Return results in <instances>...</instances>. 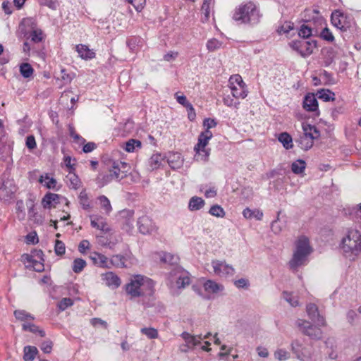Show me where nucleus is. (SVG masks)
<instances>
[{"mask_svg": "<svg viewBox=\"0 0 361 361\" xmlns=\"http://www.w3.org/2000/svg\"><path fill=\"white\" fill-rule=\"evenodd\" d=\"M126 291L130 298H151L154 293V283L151 279L142 275L132 277L126 285Z\"/></svg>", "mask_w": 361, "mask_h": 361, "instance_id": "f257e3e1", "label": "nucleus"}, {"mask_svg": "<svg viewBox=\"0 0 361 361\" xmlns=\"http://www.w3.org/2000/svg\"><path fill=\"white\" fill-rule=\"evenodd\" d=\"M341 247L346 258L355 261L361 254V233L356 229H348L343 238Z\"/></svg>", "mask_w": 361, "mask_h": 361, "instance_id": "f03ea898", "label": "nucleus"}, {"mask_svg": "<svg viewBox=\"0 0 361 361\" xmlns=\"http://www.w3.org/2000/svg\"><path fill=\"white\" fill-rule=\"evenodd\" d=\"M312 251L309 239L305 236H300L296 243V248L293 257L289 262L290 268L293 271H297L300 267L305 265L307 262V257Z\"/></svg>", "mask_w": 361, "mask_h": 361, "instance_id": "7ed1b4c3", "label": "nucleus"}, {"mask_svg": "<svg viewBox=\"0 0 361 361\" xmlns=\"http://www.w3.org/2000/svg\"><path fill=\"white\" fill-rule=\"evenodd\" d=\"M260 17L258 8L252 1L240 5L235 8L233 16V18L235 21L252 25L258 23Z\"/></svg>", "mask_w": 361, "mask_h": 361, "instance_id": "20e7f679", "label": "nucleus"}, {"mask_svg": "<svg viewBox=\"0 0 361 361\" xmlns=\"http://www.w3.org/2000/svg\"><path fill=\"white\" fill-rule=\"evenodd\" d=\"M212 132H202L198 136V142L195 145L194 151L195 152V159L200 161H207L210 155L211 149L207 148L209 140L212 137Z\"/></svg>", "mask_w": 361, "mask_h": 361, "instance_id": "39448f33", "label": "nucleus"}, {"mask_svg": "<svg viewBox=\"0 0 361 361\" xmlns=\"http://www.w3.org/2000/svg\"><path fill=\"white\" fill-rule=\"evenodd\" d=\"M331 22L335 27L342 32L354 31L356 29V23L353 18L340 10L332 12Z\"/></svg>", "mask_w": 361, "mask_h": 361, "instance_id": "423d86ee", "label": "nucleus"}, {"mask_svg": "<svg viewBox=\"0 0 361 361\" xmlns=\"http://www.w3.org/2000/svg\"><path fill=\"white\" fill-rule=\"evenodd\" d=\"M20 27L24 30L27 39H30L33 43H39L44 39L45 35L41 29L36 27L35 20L32 18H23L20 24Z\"/></svg>", "mask_w": 361, "mask_h": 361, "instance_id": "0eeeda50", "label": "nucleus"}, {"mask_svg": "<svg viewBox=\"0 0 361 361\" xmlns=\"http://www.w3.org/2000/svg\"><path fill=\"white\" fill-rule=\"evenodd\" d=\"M228 83L233 97L235 99H245L247 96L248 90L247 85L240 75H231Z\"/></svg>", "mask_w": 361, "mask_h": 361, "instance_id": "6e6552de", "label": "nucleus"}, {"mask_svg": "<svg viewBox=\"0 0 361 361\" xmlns=\"http://www.w3.org/2000/svg\"><path fill=\"white\" fill-rule=\"evenodd\" d=\"M290 47L300 54L302 57H307L312 54L317 46L316 41L296 40L289 44Z\"/></svg>", "mask_w": 361, "mask_h": 361, "instance_id": "1a4fd4ad", "label": "nucleus"}, {"mask_svg": "<svg viewBox=\"0 0 361 361\" xmlns=\"http://www.w3.org/2000/svg\"><path fill=\"white\" fill-rule=\"evenodd\" d=\"M17 190V187L13 179L2 178L0 181V198L5 200L11 199Z\"/></svg>", "mask_w": 361, "mask_h": 361, "instance_id": "9d476101", "label": "nucleus"}, {"mask_svg": "<svg viewBox=\"0 0 361 361\" xmlns=\"http://www.w3.org/2000/svg\"><path fill=\"white\" fill-rule=\"evenodd\" d=\"M213 271L215 275L220 277L233 276L235 273L233 267L225 261L214 259L212 261Z\"/></svg>", "mask_w": 361, "mask_h": 361, "instance_id": "9b49d317", "label": "nucleus"}, {"mask_svg": "<svg viewBox=\"0 0 361 361\" xmlns=\"http://www.w3.org/2000/svg\"><path fill=\"white\" fill-rule=\"evenodd\" d=\"M169 280L171 285L173 281H176V286L178 288H184L190 283V278L187 273L184 272L179 267H176L169 273Z\"/></svg>", "mask_w": 361, "mask_h": 361, "instance_id": "f8f14e48", "label": "nucleus"}, {"mask_svg": "<svg viewBox=\"0 0 361 361\" xmlns=\"http://www.w3.org/2000/svg\"><path fill=\"white\" fill-rule=\"evenodd\" d=\"M297 323L298 326L300 328V330L304 334L308 336L312 339L321 338L322 331L319 328L310 324L307 321L302 319H299Z\"/></svg>", "mask_w": 361, "mask_h": 361, "instance_id": "ddd939ff", "label": "nucleus"}, {"mask_svg": "<svg viewBox=\"0 0 361 361\" xmlns=\"http://www.w3.org/2000/svg\"><path fill=\"white\" fill-rule=\"evenodd\" d=\"M139 231L142 234H152L157 233L158 227L148 216H142L137 220Z\"/></svg>", "mask_w": 361, "mask_h": 361, "instance_id": "4468645a", "label": "nucleus"}, {"mask_svg": "<svg viewBox=\"0 0 361 361\" xmlns=\"http://www.w3.org/2000/svg\"><path fill=\"white\" fill-rule=\"evenodd\" d=\"M111 164L109 169L113 174L116 175V180H120L126 177L130 168L128 164L121 161H112Z\"/></svg>", "mask_w": 361, "mask_h": 361, "instance_id": "2eb2a0df", "label": "nucleus"}, {"mask_svg": "<svg viewBox=\"0 0 361 361\" xmlns=\"http://www.w3.org/2000/svg\"><path fill=\"white\" fill-rule=\"evenodd\" d=\"M306 310L309 317L314 322L322 326H324L326 325L325 319L319 314L318 307L315 304L310 303L307 305Z\"/></svg>", "mask_w": 361, "mask_h": 361, "instance_id": "dca6fc26", "label": "nucleus"}, {"mask_svg": "<svg viewBox=\"0 0 361 361\" xmlns=\"http://www.w3.org/2000/svg\"><path fill=\"white\" fill-rule=\"evenodd\" d=\"M101 277L105 284L111 289H116L121 283L120 278L112 271L103 274Z\"/></svg>", "mask_w": 361, "mask_h": 361, "instance_id": "f3484780", "label": "nucleus"}, {"mask_svg": "<svg viewBox=\"0 0 361 361\" xmlns=\"http://www.w3.org/2000/svg\"><path fill=\"white\" fill-rule=\"evenodd\" d=\"M180 336L185 342L184 347L192 349L199 345L202 340V336L201 334L194 336L185 331L183 332Z\"/></svg>", "mask_w": 361, "mask_h": 361, "instance_id": "a211bd4d", "label": "nucleus"}, {"mask_svg": "<svg viewBox=\"0 0 361 361\" xmlns=\"http://www.w3.org/2000/svg\"><path fill=\"white\" fill-rule=\"evenodd\" d=\"M89 258L94 265L99 267L111 268V266L109 265V259L104 255L94 252L90 253Z\"/></svg>", "mask_w": 361, "mask_h": 361, "instance_id": "6ab92c4d", "label": "nucleus"}, {"mask_svg": "<svg viewBox=\"0 0 361 361\" xmlns=\"http://www.w3.org/2000/svg\"><path fill=\"white\" fill-rule=\"evenodd\" d=\"M60 195L55 193L48 192L42 200V204L45 209L55 207L59 203Z\"/></svg>", "mask_w": 361, "mask_h": 361, "instance_id": "aec40b11", "label": "nucleus"}, {"mask_svg": "<svg viewBox=\"0 0 361 361\" xmlns=\"http://www.w3.org/2000/svg\"><path fill=\"white\" fill-rule=\"evenodd\" d=\"M303 108L307 111H316L318 110V102L314 94H308L305 97Z\"/></svg>", "mask_w": 361, "mask_h": 361, "instance_id": "412c9836", "label": "nucleus"}, {"mask_svg": "<svg viewBox=\"0 0 361 361\" xmlns=\"http://www.w3.org/2000/svg\"><path fill=\"white\" fill-rule=\"evenodd\" d=\"M115 176L116 175L113 174V173L109 169L106 173H100L96 178L97 184L99 187H104L113 180H116Z\"/></svg>", "mask_w": 361, "mask_h": 361, "instance_id": "4be33fe9", "label": "nucleus"}, {"mask_svg": "<svg viewBox=\"0 0 361 361\" xmlns=\"http://www.w3.org/2000/svg\"><path fill=\"white\" fill-rule=\"evenodd\" d=\"M75 50L78 53L79 56L82 59L90 60L95 57V53L90 49L87 45L78 44L75 47Z\"/></svg>", "mask_w": 361, "mask_h": 361, "instance_id": "5701e85b", "label": "nucleus"}, {"mask_svg": "<svg viewBox=\"0 0 361 361\" xmlns=\"http://www.w3.org/2000/svg\"><path fill=\"white\" fill-rule=\"evenodd\" d=\"M91 226L96 228L104 233H107L110 231V228L105 220L101 216H97L91 219Z\"/></svg>", "mask_w": 361, "mask_h": 361, "instance_id": "b1692460", "label": "nucleus"}, {"mask_svg": "<svg viewBox=\"0 0 361 361\" xmlns=\"http://www.w3.org/2000/svg\"><path fill=\"white\" fill-rule=\"evenodd\" d=\"M127 257H124L121 255H116L112 256V257L109 259V265L116 267H127L128 264H126Z\"/></svg>", "mask_w": 361, "mask_h": 361, "instance_id": "393cba45", "label": "nucleus"}, {"mask_svg": "<svg viewBox=\"0 0 361 361\" xmlns=\"http://www.w3.org/2000/svg\"><path fill=\"white\" fill-rule=\"evenodd\" d=\"M303 135L307 137H312V139H317L319 137L320 133L317 128L308 123H302Z\"/></svg>", "mask_w": 361, "mask_h": 361, "instance_id": "a878e982", "label": "nucleus"}, {"mask_svg": "<svg viewBox=\"0 0 361 361\" xmlns=\"http://www.w3.org/2000/svg\"><path fill=\"white\" fill-rule=\"evenodd\" d=\"M78 200L80 206L84 210L89 211L92 209V203L85 190H82L79 195Z\"/></svg>", "mask_w": 361, "mask_h": 361, "instance_id": "bb28decb", "label": "nucleus"}, {"mask_svg": "<svg viewBox=\"0 0 361 361\" xmlns=\"http://www.w3.org/2000/svg\"><path fill=\"white\" fill-rule=\"evenodd\" d=\"M214 1H204L201 8L202 14L203 15L202 21H208L210 18V13L213 12Z\"/></svg>", "mask_w": 361, "mask_h": 361, "instance_id": "cd10ccee", "label": "nucleus"}, {"mask_svg": "<svg viewBox=\"0 0 361 361\" xmlns=\"http://www.w3.org/2000/svg\"><path fill=\"white\" fill-rule=\"evenodd\" d=\"M292 350L296 355L297 357L302 361H305L306 358L309 356L307 355L302 350L301 344L298 341H295L291 343Z\"/></svg>", "mask_w": 361, "mask_h": 361, "instance_id": "c85d7f7f", "label": "nucleus"}, {"mask_svg": "<svg viewBox=\"0 0 361 361\" xmlns=\"http://www.w3.org/2000/svg\"><path fill=\"white\" fill-rule=\"evenodd\" d=\"M299 147L304 149H310L314 143V139L312 137H307L306 135H301L296 141Z\"/></svg>", "mask_w": 361, "mask_h": 361, "instance_id": "c756f323", "label": "nucleus"}, {"mask_svg": "<svg viewBox=\"0 0 361 361\" xmlns=\"http://www.w3.org/2000/svg\"><path fill=\"white\" fill-rule=\"evenodd\" d=\"M161 261L164 263L173 265L176 268L178 267L177 265L179 262V257L177 255H172L171 253L164 252L161 255Z\"/></svg>", "mask_w": 361, "mask_h": 361, "instance_id": "7c9ffc66", "label": "nucleus"}, {"mask_svg": "<svg viewBox=\"0 0 361 361\" xmlns=\"http://www.w3.org/2000/svg\"><path fill=\"white\" fill-rule=\"evenodd\" d=\"M39 182L48 189H55L57 184L56 180L54 178H50L48 174L41 176Z\"/></svg>", "mask_w": 361, "mask_h": 361, "instance_id": "2f4dec72", "label": "nucleus"}, {"mask_svg": "<svg viewBox=\"0 0 361 361\" xmlns=\"http://www.w3.org/2000/svg\"><path fill=\"white\" fill-rule=\"evenodd\" d=\"M37 353L38 350L36 347L30 345L25 346L24 348L23 359L25 361H32Z\"/></svg>", "mask_w": 361, "mask_h": 361, "instance_id": "473e14b6", "label": "nucleus"}, {"mask_svg": "<svg viewBox=\"0 0 361 361\" xmlns=\"http://www.w3.org/2000/svg\"><path fill=\"white\" fill-rule=\"evenodd\" d=\"M22 328L25 331H30L33 334L38 333L42 337L45 336V332L43 330L39 329L37 326L32 323H30L28 322H24L22 325Z\"/></svg>", "mask_w": 361, "mask_h": 361, "instance_id": "72a5a7b5", "label": "nucleus"}, {"mask_svg": "<svg viewBox=\"0 0 361 361\" xmlns=\"http://www.w3.org/2000/svg\"><path fill=\"white\" fill-rule=\"evenodd\" d=\"M163 160L164 159L160 154H152L148 161L151 170L159 169L161 165Z\"/></svg>", "mask_w": 361, "mask_h": 361, "instance_id": "f704fd0d", "label": "nucleus"}, {"mask_svg": "<svg viewBox=\"0 0 361 361\" xmlns=\"http://www.w3.org/2000/svg\"><path fill=\"white\" fill-rule=\"evenodd\" d=\"M243 216L245 219L255 218L257 220H261L263 216V213L259 209L251 210L249 208H246L243 212Z\"/></svg>", "mask_w": 361, "mask_h": 361, "instance_id": "c9c22d12", "label": "nucleus"}, {"mask_svg": "<svg viewBox=\"0 0 361 361\" xmlns=\"http://www.w3.org/2000/svg\"><path fill=\"white\" fill-rule=\"evenodd\" d=\"M204 288L206 291L212 293H215L219 292V290H223L222 286L218 284L217 283L212 280L207 281L204 284Z\"/></svg>", "mask_w": 361, "mask_h": 361, "instance_id": "e433bc0d", "label": "nucleus"}, {"mask_svg": "<svg viewBox=\"0 0 361 361\" xmlns=\"http://www.w3.org/2000/svg\"><path fill=\"white\" fill-rule=\"evenodd\" d=\"M204 205V201L199 197H192L189 202V209L191 211L200 209Z\"/></svg>", "mask_w": 361, "mask_h": 361, "instance_id": "4c0bfd02", "label": "nucleus"}, {"mask_svg": "<svg viewBox=\"0 0 361 361\" xmlns=\"http://www.w3.org/2000/svg\"><path fill=\"white\" fill-rule=\"evenodd\" d=\"M14 316L17 319L23 321L25 322L34 320L35 319L32 314L23 310H18L14 311Z\"/></svg>", "mask_w": 361, "mask_h": 361, "instance_id": "58836bf2", "label": "nucleus"}, {"mask_svg": "<svg viewBox=\"0 0 361 361\" xmlns=\"http://www.w3.org/2000/svg\"><path fill=\"white\" fill-rule=\"evenodd\" d=\"M98 200L99 201L100 207L104 211V213L106 214H109L112 210V207L109 200L104 195H100L98 197Z\"/></svg>", "mask_w": 361, "mask_h": 361, "instance_id": "ea45409f", "label": "nucleus"}, {"mask_svg": "<svg viewBox=\"0 0 361 361\" xmlns=\"http://www.w3.org/2000/svg\"><path fill=\"white\" fill-rule=\"evenodd\" d=\"M279 142H281L283 147L286 149H291L293 147V145H292V137L291 136L287 133H282L279 135Z\"/></svg>", "mask_w": 361, "mask_h": 361, "instance_id": "a19ab883", "label": "nucleus"}, {"mask_svg": "<svg viewBox=\"0 0 361 361\" xmlns=\"http://www.w3.org/2000/svg\"><path fill=\"white\" fill-rule=\"evenodd\" d=\"M20 73L25 78H29L32 75L34 69L30 63H23L20 66Z\"/></svg>", "mask_w": 361, "mask_h": 361, "instance_id": "79ce46f5", "label": "nucleus"}, {"mask_svg": "<svg viewBox=\"0 0 361 361\" xmlns=\"http://www.w3.org/2000/svg\"><path fill=\"white\" fill-rule=\"evenodd\" d=\"M142 143L140 140L130 139L125 144V150L128 152H133L136 148H141Z\"/></svg>", "mask_w": 361, "mask_h": 361, "instance_id": "37998d69", "label": "nucleus"}, {"mask_svg": "<svg viewBox=\"0 0 361 361\" xmlns=\"http://www.w3.org/2000/svg\"><path fill=\"white\" fill-rule=\"evenodd\" d=\"M317 95L319 99L325 102L334 101L335 99V94L329 90L322 89L317 92Z\"/></svg>", "mask_w": 361, "mask_h": 361, "instance_id": "c03bdc74", "label": "nucleus"}, {"mask_svg": "<svg viewBox=\"0 0 361 361\" xmlns=\"http://www.w3.org/2000/svg\"><path fill=\"white\" fill-rule=\"evenodd\" d=\"M306 167V163L305 161L298 159L293 162L291 165V170L295 174H300L303 173Z\"/></svg>", "mask_w": 361, "mask_h": 361, "instance_id": "a18cd8bd", "label": "nucleus"}, {"mask_svg": "<svg viewBox=\"0 0 361 361\" xmlns=\"http://www.w3.org/2000/svg\"><path fill=\"white\" fill-rule=\"evenodd\" d=\"M283 297L292 307L299 305L298 297L293 293L284 291L283 293Z\"/></svg>", "mask_w": 361, "mask_h": 361, "instance_id": "49530a36", "label": "nucleus"}, {"mask_svg": "<svg viewBox=\"0 0 361 361\" xmlns=\"http://www.w3.org/2000/svg\"><path fill=\"white\" fill-rule=\"evenodd\" d=\"M140 332L149 339H155L159 337L157 329L153 327H145L140 329Z\"/></svg>", "mask_w": 361, "mask_h": 361, "instance_id": "de8ad7c7", "label": "nucleus"}, {"mask_svg": "<svg viewBox=\"0 0 361 361\" xmlns=\"http://www.w3.org/2000/svg\"><path fill=\"white\" fill-rule=\"evenodd\" d=\"M27 262L31 264V266L32 267L33 269L35 271L41 272V271H44V264L42 262L37 261V260L33 259V257L32 256H29V255H27Z\"/></svg>", "mask_w": 361, "mask_h": 361, "instance_id": "09e8293b", "label": "nucleus"}, {"mask_svg": "<svg viewBox=\"0 0 361 361\" xmlns=\"http://www.w3.org/2000/svg\"><path fill=\"white\" fill-rule=\"evenodd\" d=\"M86 266V262L81 259L77 258L73 261L72 269L75 273L81 272Z\"/></svg>", "mask_w": 361, "mask_h": 361, "instance_id": "8fccbe9b", "label": "nucleus"}, {"mask_svg": "<svg viewBox=\"0 0 361 361\" xmlns=\"http://www.w3.org/2000/svg\"><path fill=\"white\" fill-rule=\"evenodd\" d=\"M222 43L215 38L210 39L207 42V48L209 51H214L221 48Z\"/></svg>", "mask_w": 361, "mask_h": 361, "instance_id": "3c124183", "label": "nucleus"}, {"mask_svg": "<svg viewBox=\"0 0 361 361\" xmlns=\"http://www.w3.org/2000/svg\"><path fill=\"white\" fill-rule=\"evenodd\" d=\"M298 35L302 38H308L312 35V28L306 24H302L298 31Z\"/></svg>", "mask_w": 361, "mask_h": 361, "instance_id": "603ef678", "label": "nucleus"}, {"mask_svg": "<svg viewBox=\"0 0 361 361\" xmlns=\"http://www.w3.org/2000/svg\"><path fill=\"white\" fill-rule=\"evenodd\" d=\"M209 213L211 215L216 216V217H224L225 216V212H224V209L221 206L217 205V204L213 205L210 208Z\"/></svg>", "mask_w": 361, "mask_h": 361, "instance_id": "864d4df0", "label": "nucleus"}, {"mask_svg": "<svg viewBox=\"0 0 361 361\" xmlns=\"http://www.w3.org/2000/svg\"><path fill=\"white\" fill-rule=\"evenodd\" d=\"M69 180V187L74 190L78 189L81 185V181L79 178L75 174H71L68 176Z\"/></svg>", "mask_w": 361, "mask_h": 361, "instance_id": "5fc2aeb1", "label": "nucleus"}, {"mask_svg": "<svg viewBox=\"0 0 361 361\" xmlns=\"http://www.w3.org/2000/svg\"><path fill=\"white\" fill-rule=\"evenodd\" d=\"M73 305V301L70 298H63L58 304V307L63 311L68 307L72 306Z\"/></svg>", "mask_w": 361, "mask_h": 361, "instance_id": "6e6d98bb", "label": "nucleus"}, {"mask_svg": "<svg viewBox=\"0 0 361 361\" xmlns=\"http://www.w3.org/2000/svg\"><path fill=\"white\" fill-rule=\"evenodd\" d=\"M274 357L280 361L286 360L289 357V353L286 350L278 349L274 353Z\"/></svg>", "mask_w": 361, "mask_h": 361, "instance_id": "4d7b16f0", "label": "nucleus"}, {"mask_svg": "<svg viewBox=\"0 0 361 361\" xmlns=\"http://www.w3.org/2000/svg\"><path fill=\"white\" fill-rule=\"evenodd\" d=\"M293 29V23L290 22H285L282 25L279 26L277 29V32L279 34L288 33Z\"/></svg>", "mask_w": 361, "mask_h": 361, "instance_id": "13d9d810", "label": "nucleus"}, {"mask_svg": "<svg viewBox=\"0 0 361 361\" xmlns=\"http://www.w3.org/2000/svg\"><path fill=\"white\" fill-rule=\"evenodd\" d=\"M320 36L323 39L328 42H333L334 40V37L332 32L327 27H325L322 30Z\"/></svg>", "mask_w": 361, "mask_h": 361, "instance_id": "bf43d9fd", "label": "nucleus"}, {"mask_svg": "<svg viewBox=\"0 0 361 361\" xmlns=\"http://www.w3.org/2000/svg\"><path fill=\"white\" fill-rule=\"evenodd\" d=\"M223 102L224 105L232 107L234 106L236 109H238V106L240 104V102H234L233 99L230 95H226L223 98Z\"/></svg>", "mask_w": 361, "mask_h": 361, "instance_id": "052dcab7", "label": "nucleus"}, {"mask_svg": "<svg viewBox=\"0 0 361 361\" xmlns=\"http://www.w3.org/2000/svg\"><path fill=\"white\" fill-rule=\"evenodd\" d=\"M17 216L19 219H24L25 213L23 201H18L16 203Z\"/></svg>", "mask_w": 361, "mask_h": 361, "instance_id": "680f3d73", "label": "nucleus"}, {"mask_svg": "<svg viewBox=\"0 0 361 361\" xmlns=\"http://www.w3.org/2000/svg\"><path fill=\"white\" fill-rule=\"evenodd\" d=\"M54 249L57 255H62L65 253L66 251L64 243L59 240H56Z\"/></svg>", "mask_w": 361, "mask_h": 361, "instance_id": "e2e57ef3", "label": "nucleus"}, {"mask_svg": "<svg viewBox=\"0 0 361 361\" xmlns=\"http://www.w3.org/2000/svg\"><path fill=\"white\" fill-rule=\"evenodd\" d=\"M217 125L216 121L214 119L212 118H205L203 121V126L206 128L204 132H207V130L209 132H212L210 130V128L216 127Z\"/></svg>", "mask_w": 361, "mask_h": 361, "instance_id": "0e129e2a", "label": "nucleus"}, {"mask_svg": "<svg viewBox=\"0 0 361 361\" xmlns=\"http://www.w3.org/2000/svg\"><path fill=\"white\" fill-rule=\"evenodd\" d=\"M128 9L131 12V8L130 7V5H132L133 7L137 11L140 12L145 6V1H128Z\"/></svg>", "mask_w": 361, "mask_h": 361, "instance_id": "69168bd1", "label": "nucleus"}, {"mask_svg": "<svg viewBox=\"0 0 361 361\" xmlns=\"http://www.w3.org/2000/svg\"><path fill=\"white\" fill-rule=\"evenodd\" d=\"M90 242L87 240H82L78 245V251L81 254H85L86 252V250L90 249Z\"/></svg>", "mask_w": 361, "mask_h": 361, "instance_id": "338daca9", "label": "nucleus"}, {"mask_svg": "<svg viewBox=\"0 0 361 361\" xmlns=\"http://www.w3.org/2000/svg\"><path fill=\"white\" fill-rule=\"evenodd\" d=\"M25 145L29 149H35L37 146L35 137L33 135L27 136L26 138Z\"/></svg>", "mask_w": 361, "mask_h": 361, "instance_id": "774afa93", "label": "nucleus"}]
</instances>
